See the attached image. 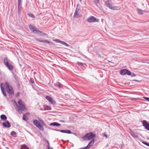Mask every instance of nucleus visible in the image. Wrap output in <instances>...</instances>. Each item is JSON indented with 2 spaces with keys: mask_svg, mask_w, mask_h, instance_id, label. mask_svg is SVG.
<instances>
[{
  "mask_svg": "<svg viewBox=\"0 0 149 149\" xmlns=\"http://www.w3.org/2000/svg\"><path fill=\"white\" fill-rule=\"evenodd\" d=\"M33 124L36 126L37 127L40 123L37 120L35 119L33 120Z\"/></svg>",
  "mask_w": 149,
  "mask_h": 149,
  "instance_id": "aec40b11",
  "label": "nucleus"
},
{
  "mask_svg": "<svg viewBox=\"0 0 149 149\" xmlns=\"http://www.w3.org/2000/svg\"><path fill=\"white\" fill-rule=\"evenodd\" d=\"M36 40L39 42H43L44 40H42V39H38V38H36Z\"/></svg>",
  "mask_w": 149,
  "mask_h": 149,
  "instance_id": "cd10ccee",
  "label": "nucleus"
},
{
  "mask_svg": "<svg viewBox=\"0 0 149 149\" xmlns=\"http://www.w3.org/2000/svg\"><path fill=\"white\" fill-rule=\"evenodd\" d=\"M79 9H78L77 7L76 8L75 12L74 13V16L75 18H78L79 17V15L78 12Z\"/></svg>",
  "mask_w": 149,
  "mask_h": 149,
  "instance_id": "f8f14e48",
  "label": "nucleus"
},
{
  "mask_svg": "<svg viewBox=\"0 0 149 149\" xmlns=\"http://www.w3.org/2000/svg\"><path fill=\"white\" fill-rule=\"evenodd\" d=\"M11 135L13 136L14 137L16 136V134L14 131H12L11 132Z\"/></svg>",
  "mask_w": 149,
  "mask_h": 149,
  "instance_id": "bb28decb",
  "label": "nucleus"
},
{
  "mask_svg": "<svg viewBox=\"0 0 149 149\" xmlns=\"http://www.w3.org/2000/svg\"><path fill=\"white\" fill-rule=\"evenodd\" d=\"M135 75L134 74H132V75H131V76L132 77H134V76H135Z\"/></svg>",
  "mask_w": 149,
  "mask_h": 149,
  "instance_id": "a18cd8bd",
  "label": "nucleus"
},
{
  "mask_svg": "<svg viewBox=\"0 0 149 149\" xmlns=\"http://www.w3.org/2000/svg\"><path fill=\"white\" fill-rule=\"evenodd\" d=\"M60 122H63V123L65 122V121L64 120H60Z\"/></svg>",
  "mask_w": 149,
  "mask_h": 149,
  "instance_id": "37998d69",
  "label": "nucleus"
},
{
  "mask_svg": "<svg viewBox=\"0 0 149 149\" xmlns=\"http://www.w3.org/2000/svg\"><path fill=\"white\" fill-rule=\"evenodd\" d=\"M50 42H51L50 41H49L48 40H44V41L43 42V43H48V44H49Z\"/></svg>",
  "mask_w": 149,
  "mask_h": 149,
  "instance_id": "c756f323",
  "label": "nucleus"
},
{
  "mask_svg": "<svg viewBox=\"0 0 149 149\" xmlns=\"http://www.w3.org/2000/svg\"><path fill=\"white\" fill-rule=\"evenodd\" d=\"M95 136V134L92 132L86 133L82 137L84 140H90Z\"/></svg>",
  "mask_w": 149,
  "mask_h": 149,
  "instance_id": "f03ea898",
  "label": "nucleus"
},
{
  "mask_svg": "<svg viewBox=\"0 0 149 149\" xmlns=\"http://www.w3.org/2000/svg\"><path fill=\"white\" fill-rule=\"evenodd\" d=\"M6 66L8 68V70H13V65L10 64L9 63Z\"/></svg>",
  "mask_w": 149,
  "mask_h": 149,
  "instance_id": "dca6fc26",
  "label": "nucleus"
},
{
  "mask_svg": "<svg viewBox=\"0 0 149 149\" xmlns=\"http://www.w3.org/2000/svg\"><path fill=\"white\" fill-rule=\"evenodd\" d=\"M142 143H143V144H145V145H146V146H149V143H146V142H144V141H143V142H142Z\"/></svg>",
  "mask_w": 149,
  "mask_h": 149,
  "instance_id": "c9c22d12",
  "label": "nucleus"
},
{
  "mask_svg": "<svg viewBox=\"0 0 149 149\" xmlns=\"http://www.w3.org/2000/svg\"><path fill=\"white\" fill-rule=\"evenodd\" d=\"M3 125L5 127L7 128H9L10 127V125L9 122L7 121H6V122L3 123Z\"/></svg>",
  "mask_w": 149,
  "mask_h": 149,
  "instance_id": "9b49d317",
  "label": "nucleus"
},
{
  "mask_svg": "<svg viewBox=\"0 0 149 149\" xmlns=\"http://www.w3.org/2000/svg\"><path fill=\"white\" fill-rule=\"evenodd\" d=\"M46 141L47 143V146L46 148H47V149H51L52 148V147L50 148V144H49V142L47 140Z\"/></svg>",
  "mask_w": 149,
  "mask_h": 149,
  "instance_id": "b1692460",
  "label": "nucleus"
},
{
  "mask_svg": "<svg viewBox=\"0 0 149 149\" xmlns=\"http://www.w3.org/2000/svg\"><path fill=\"white\" fill-rule=\"evenodd\" d=\"M61 125L59 123L57 122L52 123H51L49 124V125L50 126H61Z\"/></svg>",
  "mask_w": 149,
  "mask_h": 149,
  "instance_id": "4468645a",
  "label": "nucleus"
},
{
  "mask_svg": "<svg viewBox=\"0 0 149 149\" xmlns=\"http://www.w3.org/2000/svg\"><path fill=\"white\" fill-rule=\"evenodd\" d=\"M81 0H79L80 1V2H81Z\"/></svg>",
  "mask_w": 149,
  "mask_h": 149,
  "instance_id": "8fccbe9b",
  "label": "nucleus"
},
{
  "mask_svg": "<svg viewBox=\"0 0 149 149\" xmlns=\"http://www.w3.org/2000/svg\"><path fill=\"white\" fill-rule=\"evenodd\" d=\"M134 81H139L137 80H134Z\"/></svg>",
  "mask_w": 149,
  "mask_h": 149,
  "instance_id": "09e8293b",
  "label": "nucleus"
},
{
  "mask_svg": "<svg viewBox=\"0 0 149 149\" xmlns=\"http://www.w3.org/2000/svg\"><path fill=\"white\" fill-rule=\"evenodd\" d=\"M77 64L79 66H82L83 65V64L82 63L78 62L77 63Z\"/></svg>",
  "mask_w": 149,
  "mask_h": 149,
  "instance_id": "c85d7f7f",
  "label": "nucleus"
},
{
  "mask_svg": "<svg viewBox=\"0 0 149 149\" xmlns=\"http://www.w3.org/2000/svg\"><path fill=\"white\" fill-rule=\"evenodd\" d=\"M29 81L32 84L34 83V80L32 78H30Z\"/></svg>",
  "mask_w": 149,
  "mask_h": 149,
  "instance_id": "473e14b6",
  "label": "nucleus"
},
{
  "mask_svg": "<svg viewBox=\"0 0 149 149\" xmlns=\"http://www.w3.org/2000/svg\"><path fill=\"white\" fill-rule=\"evenodd\" d=\"M19 95V92H18L16 94L15 96L17 97H18Z\"/></svg>",
  "mask_w": 149,
  "mask_h": 149,
  "instance_id": "a19ab883",
  "label": "nucleus"
},
{
  "mask_svg": "<svg viewBox=\"0 0 149 149\" xmlns=\"http://www.w3.org/2000/svg\"><path fill=\"white\" fill-rule=\"evenodd\" d=\"M136 99H135V98H132L131 100H136Z\"/></svg>",
  "mask_w": 149,
  "mask_h": 149,
  "instance_id": "49530a36",
  "label": "nucleus"
},
{
  "mask_svg": "<svg viewBox=\"0 0 149 149\" xmlns=\"http://www.w3.org/2000/svg\"><path fill=\"white\" fill-rule=\"evenodd\" d=\"M93 2L97 7L99 8L100 10L102 9V8L100 6L99 3V0H94Z\"/></svg>",
  "mask_w": 149,
  "mask_h": 149,
  "instance_id": "9d476101",
  "label": "nucleus"
},
{
  "mask_svg": "<svg viewBox=\"0 0 149 149\" xmlns=\"http://www.w3.org/2000/svg\"><path fill=\"white\" fill-rule=\"evenodd\" d=\"M148 63L149 64V63Z\"/></svg>",
  "mask_w": 149,
  "mask_h": 149,
  "instance_id": "864d4df0",
  "label": "nucleus"
},
{
  "mask_svg": "<svg viewBox=\"0 0 149 149\" xmlns=\"http://www.w3.org/2000/svg\"><path fill=\"white\" fill-rule=\"evenodd\" d=\"M61 44L64 45H65L67 47L69 46V45L67 43H66L65 42H64V41H61Z\"/></svg>",
  "mask_w": 149,
  "mask_h": 149,
  "instance_id": "393cba45",
  "label": "nucleus"
},
{
  "mask_svg": "<svg viewBox=\"0 0 149 149\" xmlns=\"http://www.w3.org/2000/svg\"><path fill=\"white\" fill-rule=\"evenodd\" d=\"M3 83H1L0 84V87L1 92H2L3 95L5 97L7 96L6 93V92L4 88L3 87Z\"/></svg>",
  "mask_w": 149,
  "mask_h": 149,
  "instance_id": "1a4fd4ad",
  "label": "nucleus"
},
{
  "mask_svg": "<svg viewBox=\"0 0 149 149\" xmlns=\"http://www.w3.org/2000/svg\"><path fill=\"white\" fill-rule=\"evenodd\" d=\"M143 98L145 99L146 100H147V101H149V98L148 97H144Z\"/></svg>",
  "mask_w": 149,
  "mask_h": 149,
  "instance_id": "ea45409f",
  "label": "nucleus"
},
{
  "mask_svg": "<svg viewBox=\"0 0 149 149\" xmlns=\"http://www.w3.org/2000/svg\"><path fill=\"white\" fill-rule=\"evenodd\" d=\"M21 147L22 148H24L25 149H26V147H27L26 146L25 144L22 145H21Z\"/></svg>",
  "mask_w": 149,
  "mask_h": 149,
  "instance_id": "72a5a7b5",
  "label": "nucleus"
},
{
  "mask_svg": "<svg viewBox=\"0 0 149 149\" xmlns=\"http://www.w3.org/2000/svg\"><path fill=\"white\" fill-rule=\"evenodd\" d=\"M48 107V108H47L49 110H51V108H50V107H48V106H47Z\"/></svg>",
  "mask_w": 149,
  "mask_h": 149,
  "instance_id": "c03bdc74",
  "label": "nucleus"
},
{
  "mask_svg": "<svg viewBox=\"0 0 149 149\" xmlns=\"http://www.w3.org/2000/svg\"><path fill=\"white\" fill-rule=\"evenodd\" d=\"M3 61L4 65H5L6 66L8 64H9V60L6 58H4Z\"/></svg>",
  "mask_w": 149,
  "mask_h": 149,
  "instance_id": "ddd939ff",
  "label": "nucleus"
},
{
  "mask_svg": "<svg viewBox=\"0 0 149 149\" xmlns=\"http://www.w3.org/2000/svg\"><path fill=\"white\" fill-rule=\"evenodd\" d=\"M29 114V113H27L26 114L23 115L22 118L23 120L25 121H27L28 120V118L26 116V114Z\"/></svg>",
  "mask_w": 149,
  "mask_h": 149,
  "instance_id": "5701e85b",
  "label": "nucleus"
},
{
  "mask_svg": "<svg viewBox=\"0 0 149 149\" xmlns=\"http://www.w3.org/2000/svg\"><path fill=\"white\" fill-rule=\"evenodd\" d=\"M58 86L59 87H62L63 86V85L61 84H60L59 82H58Z\"/></svg>",
  "mask_w": 149,
  "mask_h": 149,
  "instance_id": "4c0bfd02",
  "label": "nucleus"
},
{
  "mask_svg": "<svg viewBox=\"0 0 149 149\" xmlns=\"http://www.w3.org/2000/svg\"><path fill=\"white\" fill-rule=\"evenodd\" d=\"M60 132L68 134H72V132L70 130H61Z\"/></svg>",
  "mask_w": 149,
  "mask_h": 149,
  "instance_id": "6ab92c4d",
  "label": "nucleus"
},
{
  "mask_svg": "<svg viewBox=\"0 0 149 149\" xmlns=\"http://www.w3.org/2000/svg\"><path fill=\"white\" fill-rule=\"evenodd\" d=\"M51 149H53V148H52Z\"/></svg>",
  "mask_w": 149,
  "mask_h": 149,
  "instance_id": "603ef678",
  "label": "nucleus"
},
{
  "mask_svg": "<svg viewBox=\"0 0 149 149\" xmlns=\"http://www.w3.org/2000/svg\"><path fill=\"white\" fill-rule=\"evenodd\" d=\"M30 30L34 32V31H36V29L34 28L33 26L31 25H30L29 26Z\"/></svg>",
  "mask_w": 149,
  "mask_h": 149,
  "instance_id": "a211bd4d",
  "label": "nucleus"
},
{
  "mask_svg": "<svg viewBox=\"0 0 149 149\" xmlns=\"http://www.w3.org/2000/svg\"><path fill=\"white\" fill-rule=\"evenodd\" d=\"M28 15L29 17H30L32 18H35L34 15L32 13H29L28 14Z\"/></svg>",
  "mask_w": 149,
  "mask_h": 149,
  "instance_id": "2f4dec72",
  "label": "nucleus"
},
{
  "mask_svg": "<svg viewBox=\"0 0 149 149\" xmlns=\"http://www.w3.org/2000/svg\"><path fill=\"white\" fill-rule=\"evenodd\" d=\"M1 119L3 120H6L7 118L6 116L4 114L1 115L0 116Z\"/></svg>",
  "mask_w": 149,
  "mask_h": 149,
  "instance_id": "412c9836",
  "label": "nucleus"
},
{
  "mask_svg": "<svg viewBox=\"0 0 149 149\" xmlns=\"http://www.w3.org/2000/svg\"><path fill=\"white\" fill-rule=\"evenodd\" d=\"M137 10L139 14H143V11L142 10L138 8L137 9Z\"/></svg>",
  "mask_w": 149,
  "mask_h": 149,
  "instance_id": "a878e982",
  "label": "nucleus"
},
{
  "mask_svg": "<svg viewBox=\"0 0 149 149\" xmlns=\"http://www.w3.org/2000/svg\"><path fill=\"white\" fill-rule=\"evenodd\" d=\"M29 149V148H28V147H26V149Z\"/></svg>",
  "mask_w": 149,
  "mask_h": 149,
  "instance_id": "de8ad7c7",
  "label": "nucleus"
},
{
  "mask_svg": "<svg viewBox=\"0 0 149 149\" xmlns=\"http://www.w3.org/2000/svg\"><path fill=\"white\" fill-rule=\"evenodd\" d=\"M98 19H96L95 17L93 16H91L89 17L87 19V21L88 22L91 23L93 22H98V21L97 20Z\"/></svg>",
  "mask_w": 149,
  "mask_h": 149,
  "instance_id": "39448f33",
  "label": "nucleus"
},
{
  "mask_svg": "<svg viewBox=\"0 0 149 149\" xmlns=\"http://www.w3.org/2000/svg\"><path fill=\"white\" fill-rule=\"evenodd\" d=\"M53 130L55 131H58V132H60V131H61V130H59L57 129H53Z\"/></svg>",
  "mask_w": 149,
  "mask_h": 149,
  "instance_id": "58836bf2",
  "label": "nucleus"
},
{
  "mask_svg": "<svg viewBox=\"0 0 149 149\" xmlns=\"http://www.w3.org/2000/svg\"><path fill=\"white\" fill-rule=\"evenodd\" d=\"M17 111H18V112H19V114H21V113H22V111H21L20 109H18L17 110Z\"/></svg>",
  "mask_w": 149,
  "mask_h": 149,
  "instance_id": "e433bc0d",
  "label": "nucleus"
},
{
  "mask_svg": "<svg viewBox=\"0 0 149 149\" xmlns=\"http://www.w3.org/2000/svg\"><path fill=\"white\" fill-rule=\"evenodd\" d=\"M127 69H123L121 70L120 72V74L122 75H124L126 74Z\"/></svg>",
  "mask_w": 149,
  "mask_h": 149,
  "instance_id": "2eb2a0df",
  "label": "nucleus"
},
{
  "mask_svg": "<svg viewBox=\"0 0 149 149\" xmlns=\"http://www.w3.org/2000/svg\"><path fill=\"white\" fill-rule=\"evenodd\" d=\"M41 131H43L44 130V128H43L42 125H41L40 123L37 127Z\"/></svg>",
  "mask_w": 149,
  "mask_h": 149,
  "instance_id": "f3484780",
  "label": "nucleus"
},
{
  "mask_svg": "<svg viewBox=\"0 0 149 149\" xmlns=\"http://www.w3.org/2000/svg\"><path fill=\"white\" fill-rule=\"evenodd\" d=\"M45 98L52 104H56V102L54 100V99L48 96H46Z\"/></svg>",
  "mask_w": 149,
  "mask_h": 149,
  "instance_id": "423d86ee",
  "label": "nucleus"
},
{
  "mask_svg": "<svg viewBox=\"0 0 149 149\" xmlns=\"http://www.w3.org/2000/svg\"><path fill=\"white\" fill-rule=\"evenodd\" d=\"M3 86L6 88V92L8 94L11 95L14 94L13 88L8 82L6 81L3 84Z\"/></svg>",
  "mask_w": 149,
  "mask_h": 149,
  "instance_id": "f257e3e1",
  "label": "nucleus"
},
{
  "mask_svg": "<svg viewBox=\"0 0 149 149\" xmlns=\"http://www.w3.org/2000/svg\"><path fill=\"white\" fill-rule=\"evenodd\" d=\"M38 33H41L42 32L40 31H37L36 30V31Z\"/></svg>",
  "mask_w": 149,
  "mask_h": 149,
  "instance_id": "79ce46f5",
  "label": "nucleus"
},
{
  "mask_svg": "<svg viewBox=\"0 0 149 149\" xmlns=\"http://www.w3.org/2000/svg\"><path fill=\"white\" fill-rule=\"evenodd\" d=\"M105 3L106 6L110 9L113 10H117L120 9L118 6L113 7L111 5V0H107L106 1Z\"/></svg>",
  "mask_w": 149,
  "mask_h": 149,
  "instance_id": "7ed1b4c3",
  "label": "nucleus"
},
{
  "mask_svg": "<svg viewBox=\"0 0 149 149\" xmlns=\"http://www.w3.org/2000/svg\"><path fill=\"white\" fill-rule=\"evenodd\" d=\"M18 103L19 105V108L21 111H24L26 109L24 105L22 103V100H19L18 101Z\"/></svg>",
  "mask_w": 149,
  "mask_h": 149,
  "instance_id": "20e7f679",
  "label": "nucleus"
},
{
  "mask_svg": "<svg viewBox=\"0 0 149 149\" xmlns=\"http://www.w3.org/2000/svg\"><path fill=\"white\" fill-rule=\"evenodd\" d=\"M17 107H18V105H17Z\"/></svg>",
  "mask_w": 149,
  "mask_h": 149,
  "instance_id": "3c124183",
  "label": "nucleus"
},
{
  "mask_svg": "<svg viewBox=\"0 0 149 149\" xmlns=\"http://www.w3.org/2000/svg\"><path fill=\"white\" fill-rule=\"evenodd\" d=\"M54 41L57 43H61V40H60L58 39H55Z\"/></svg>",
  "mask_w": 149,
  "mask_h": 149,
  "instance_id": "f704fd0d",
  "label": "nucleus"
},
{
  "mask_svg": "<svg viewBox=\"0 0 149 149\" xmlns=\"http://www.w3.org/2000/svg\"><path fill=\"white\" fill-rule=\"evenodd\" d=\"M130 130L131 132L130 134L133 138H137L138 137V135L136 132L132 131L131 129H130Z\"/></svg>",
  "mask_w": 149,
  "mask_h": 149,
  "instance_id": "6e6552de",
  "label": "nucleus"
},
{
  "mask_svg": "<svg viewBox=\"0 0 149 149\" xmlns=\"http://www.w3.org/2000/svg\"><path fill=\"white\" fill-rule=\"evenodd\" d=\"M143 126L145 127V129L149 131V124L146 120L142 121Z\"/></svg>",
  "mask_w": 149,
  "mask_h": 149,
  "instance_id": "0eeeda50",
  "label": "nucleus"
},
{
  "mask_svg": "<svg viewBox=\"0 0 149 149\" xmlns=\"http://www.w3.org/2000/svg\"><path fill=\"white\" fill-rule=\"evenodd\" d=\"M126 74H127L128 75H130L131 74V72L128 70H127V72Z\"/></svg>",
  "mask_w": 149,
  "mask_h": 149,
  "instance_id": "7c9ffc66",
  "label": "nucleus"
},
{
  "mask_svg": "<svg viewBox=\"0 0 149 149\" xmlns=\"http://www.w3.org/2000/svg\"><path fill=\"white\" fill-rule=\"evenodd\" d=\"M18 13H20V11H19L20 6L21 3V0H18Z\"/></svg>",
  "mask_w": 149,
  "mask_h": 149,
  "instance_id": "4be33fe9",
  "label": "nucleus"
}]
</instances>
